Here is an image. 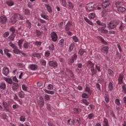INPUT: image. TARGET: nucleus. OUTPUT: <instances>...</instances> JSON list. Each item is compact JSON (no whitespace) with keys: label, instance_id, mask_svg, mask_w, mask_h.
Here are the masks:
<instances>
[{"label":"nucleus","instance_id":"f257e3e1","mask_svg":"<svg viewBox=\"0 0 126 126\" xmlns=\"http://www.w3.org/2000/svg\"><path fill=\"white\" fill-rule=\"evenodd\" d=\"M96 24L99 26H102L98 29V31L103 33V34H107L108 33V30H106L105 28L107 27V25L105 23H103L101 21L98 20L96 21Z\"/></svg>","mask_w":126,"mask_h":126},{"label":"nucleus","instance_id":"f03ea898","mask_svg":"<svg viewBox=\"0 0 126 126\" xmlns=\"http://www.w3.org/2000/svg\"><path fill=\"white\" fill-rule=\"evenodd\" d=\"M23 16L20 15L19 14H15L13 17V19H12L11 22L12 24H15L16 21L18 20H23Z\"/></svg>","mask_w":126,"mask_h":126},{"label":"nucleus","instance_id":"7ed1b4c3","mask_svg":"<svg viewBox=\"0 0 126 126\" xmlns=\"http://www.w3.org/2000/svg\"><path fill=\"white\" fill-rule=\"evenodd\" d=\"M86 8L87 11H93L96 8V5L94 2L89 3L87 4Z\"/></svg>","mask_w":126,"mask_h":126},{"label":"nucleus","instance_id":"20e7f679","mask_svg":"<svg viewBox=\"0 0 126 126\" xmlns=\"http://www.w3.org/2000/svg\"><path fill=\"white\" fill-rule=\"evenodd\" d=\"M118 25V23H117V22L113 21L110 22L107 26V27L108 29L109 30H113L114 28H115V27Z\"/></svg>","mask_w":126,"mask_h":126},{"label":"nucleus","instance_id":"39448f33","mask_svg":"<svg viewBox=\"0 0 126 126\" xmlns=\"http://www.w3.org/2000/svg\"><path fill=\"white\" fill-rule=\"evenodd\" d=\"M37 105L40 107V108H43V107H44V99L42 96L39 97L37 100Z\"/></svg>","mask_w":126,"mask_h":126},{"label":"nucleus","instance_id":"423d86ee","mask_svg":"<svg viewBox=\"0 0 126 126\" xmlns=\"http://www.w3.org/2000/svg\"><path fill=\"white\" fill-rule=\"evenodd\" d=\"M50 37L51 38V40L53 42H57V41L58 40V35H57V33H56V32H53L51 33Z\"/></svg>","mask_w":126,"mask_h":126},{"label":"nucleus","instance_id":"0eeeda50","mask_svg":"<svg viewBox=\"0 0 126 126\" xmlns=\"http://www.w3.org/2000/svg\"><path fill=\"white\" fill-rule=\"evenodd\" d=\"M28 68L31 70H37L38 69V65L35 64H30L28 66Z\"/></svg>","mask_w":126,"mask_h":126},{"label":"nucleus","instance_id":"6e6552de","mask_svg":"<svg viewBox=\"0 0 126 126\" xmlns=\"http://www.w3.org/2000/svg\"><path fill=\"white\" fill-rule=\"evenodd\" d=\"M2 73L5 76H7L8 73H9V69L6 66L4 67L2 70Z\"/></svg>","mask_w":126,"mask_h":126},{"label":"nucleus","instance_id":"1a4fd4ad","mask_svg":"<svg viewBox=\"0 0 126 126\" xmlns=\"http://www.w3.org/2000/svg\"><path fill=\"white\" fill-rule=\"evenodd\" d=\"M7 22V19L6 18V17L4 16H1L0 17V23H1V24H5Z\"/></svg>","mask_w":126,"mask_h":126},{"label":"nucleus","instance_id":"9d476101","mask_svg":"<svg viewBox=\"0 0 126 126\" xmlns=\"http://www.w3.org/2000/svg\"><path fill=\"white\" fill-rule=\"evenodd\" d=\"M125 75L123 74H120L118 77V83L119 84H123V82H124V77Z\"/></svg>","mask_w":126,"mask_h":126},{"label":"nucleus","instance_id":"9b49d317","mask_svg":"<svg viewBox=\"0 0 126 126\" xmlns=\"http://www.w3.org/2000/svg\"><path fill=\"white\" fill-rule=\"evenodd\" d=\"M101 52L107 55L109 53V47L108 46H103L101 49Z\"/></svg>","mask_w":126,"mask_h":126},{"label":"nucleus","instance_id":"f8f14e48","mask_svg":"<svg viewBox=\"0 0 126 126\" xmlns=\"http://www.w3.org/2000/svg\"><path fill=\"white\" fill-rule=\"evenodd\" d=\"M61 71L63 73L64 75H66V72H68L69 73H72V71L71 70L66 68H64L63 70H62Z\"/></svg>","mask_w":126,"mask_h":126},{"label":"nucleus","instance_id":"ddd939ff","mask_svg":"<svg viewBox=\"0 0 126 126\" xmlns=\"http://www.w3.org/2000/svg\"><path fill=\"white\" fill-rule=\"evenodd\" d=\"M49 65L52 67H57L58 66V63L56 61H49Z\"/></svg>","mask_w":126,"mask_h":126},{"label":"nucleus","instance_id":"4468645a","mask_svg":"<svg viewBox=\"0 0 126 126\" xmlns=\"http://www.w3.org/2000/svg\"><path fill=\"white\" fill-rule=\"evenodd\" d=\"M18 88H19V85H18V84L16 83H12V89L13 91H15L17 89H18Z\"/></svg>","mask_w":126,"mask_h":126},{"label":"nucleus","instance_id":"2eb2a0df","mask_svg":"<svg viewBox=\"0 0 126 126\" xmlns=\"http://www.w3.org/2000/svg\"><path fill=\"white\" fill-rule=\"evenodd\" d=\"M77 59V55L75 54L72 56V58L69 61V63H73Z\"/></svg>","mask_w":126,"mask_h":126},{"label":"nucleus","instance_id":"dca6fc26","mask_svg":"<svg viewBox=\"0 0 126 126\" xmlns=\"http://www.w3.org/2000/svg\"><path fill=\"white\" fill-rule=\"evenodd\" d=\"M109 5L110 2H109L108 0H105V1L102 3L103 8H106L107 6H109Z\"/></svg>","mask_w":126,"mask_h":126},{"label":"nucleus","instance_id":"f3484780","mask_svg":"<svg viewBox=\"0 0 126 126\" xmlns=\"http://www.w3.org/2000/svg\"><path fill=\"white\" fill-rule=\"evenodd\" d=\"M67 5L68 9H73V7H74V5H73V3L69 1L67 2Z\"/></svg>","mask_w":126,"mask_h":126},{"label":"nucleus","instance_id":"a211bd4d","mask_svg":"<svg viewBox=\"0 0 126 126\" xmlns=\"http://www.w3.org/2000/svg\"><path fill=\"white\" fill-rule=\"evenodd\" d=\"M71 23L70 22H68L66 24L65 28V31H69V30L70 29V27H71Z\"/></svg>","mask_w":126,"mask_h":126},{"label":"nucleus","instance_id":"6ab92c4d","mask_svg":"<svg viewBox=\"0 0 126 126\" xmlns=\"http://www.w3.org/2000/svg\"><path fill=\"white\" fill-rule=\"evenodd\" d=\"M6 88V84L4 82L0 83V89L1 90H5Z\"/></svg>","mask_w":126,"mask_h":126},{"label":"nucleus","instance_id":"aec40b11","mask_svg":"<svg viewBox=\"0 0 126 126\" xmlns=\"http://www.w3.org/2000/svg\"><path fill=\"white\" fill-rule=\"evenodd\" d=\"M41 17L45 20H49V16L47 15V14H46L45 12H42V13L41 14Z\"/></svg>","mask_w":126,"mask_h":126},{"label":"nucleus","instance_id":"412c9836","mask_svg":"<svg viewBox=\"0 0 126 126\" xmlns=\"http://www.w3.org/2000/svg\"><path fill=\"white\" fill-rule=\"evenodd\" d=\"M60 4L63 6V7H66L67 3L66 0H60Z\"/></svg>","mask_w":126,"mask_h":126},{"label":"nucleus","instance_id":"4be33fe9","mask_svg":"<svg viewBox=\"0 0 126 126\" xmlns=\"http://www.w3.org/2000/svg\"><path fill=\"white\" fill-rule=\"evenodd\" d=\"M108 74H109V76H111V77H114V76L115 75V73L114 72V71H113V70H112L111 69H108Z\"/></svg>","mask_w":126,"mask_h":126},{"label":"nucleus","instance_id":"5701e85b","mask_svg":"<svg viewBox=\"0 0 126 126\" xmlns=\"http://www.w3.org/2000/svg\"><path fill=\"white\" fill-rule=\"evenodd\" d=\"M4 80L7 82V83H8V84H12V79L9 78H4Z\"/></svg>","mask_w":126,"mask_h":126},{"label":"nucleus","instance_id":"b1692460","mask_svg":"<svg viewBox=\"0 0 126 126\" xmlns=\"http://www.w3.org/2000/svg\"><path fill=\"white\" fill-rule=\"evenodd\" d=\"M3 105L4 106V107L5 109V110H6V112H8V106H9L8 103H7L6 102H3Z\"/></svg>","mask_w":126,"mask_h":126},{"label":"nucleus","instance_id":"393cba45","mask_svg":"<svg viewBox=\"0 0 126 126\" xmlns=\"http://www.w3.org/2000/svg\"><path fill=\"white\" fill-rule=\"evenodd\" d=\"M86 92H87L88 94L89 95H91V93H92V91L91 90V89L88 86H87L85 89Z\"/></svg>","mask_w":126,"mask_h":126},{"label":"nucleus","instance_id":"a878e982","mask_svg":"<svg viewBox=\"0 0 126 126\" xmlns=\"http://www.w3.org/2000/svg\"><path fill=\"white\" fill-rule=\"evenodd\" d=\"M45 5L48 12H50V13L52 12V7H51V6H50V4H45Z\"/></svg>","mask_w":126,"mask_h":126},{"label":"nucleus","instance_id":"bb28decb","mask_svg":"<svg viewBox=\"0 0 126 126\" xmlns=\"http://www.w3.org/2000/svg\"><path fill=\"white\" fill-rule=\"evenodd\" d=\"M108 88L109 91H113V89L114 88V87L113 86V83L109 82L108 86Z\"/></svg>","mask_w":126,"mask_h":126},{"label":"nucleus","instance_id":"cd10ccee","mask_svg":"<svg viewBox=\"0 0 126 126\" xmlns=\"http://www.w3.org/2000/svg\"><path fill=\"white\" fill-rule=\"evenodd\" d=\"M88 67H89V68H93L94 67V64L91 62V61H88Z\"/></svg>","mask_w":126,"mask_h":126},{"label":"nucleus","instance_id":"c85d7f7f","mask_svg":"<svg viewBox=\"0 0 126 126\" xmlns=\"http://www.w3.org/2000/svg\"><path fill=\"white\" fill-rule=\"evenodd\" d=\"M32 57L37 58V59H41V54L40 53H33Z\"/></svg>","mask_w":126,"mask_h":126},{"label":"nucleus","instance_id":"c756f323","mask_svg":"<svg viewBox=\"0 0 126 126\" xmlns=\"http://www.w3.org/2000/svg\"><path fill=\"white\" fill-rule=\"evenodd\" d=\"M24 40L23 39H20L18 41V46L20 48V49H21L22 48V44H23V41Z\"/></svg>","mask_w":126,"mask_h":126},{"label":"nucleus","instance_id":"7c9ffc66","mask_svg":"<svg viewBox=\"0 0 126 126\" xmlns=\"http://www.w3.org/2000/svg\"><path fill=\"white\" fill-rule=\"evenodd\" d=\"M117 8L119 12H124V11H126V8L124 7H117Z\"/></svg>","mask_w":126,"mask_h":126},{"label":"nucleus","instance_id":"2f4dec72","mask_svg":"<svg viewBox=\"0 0 126 126\" xmlns=\"http://www.w3.org/2000/svg\"><path fill=\"white\" fill-rule=\"evenodd\" d=\"M98 40H99V41H101L102 44H104V45H107V42H106V41L104 40V38H103V37L101 36H98Z\"/></svg>","mask_w":126,"mask_h":126},{"label":"nucleus","instance_id":"473e14b6","mask_svg":"<svg viewBox=\"0 0 126 126\" xmlns=\"http://www.w3.org/2000/svg\"><path fill=\"white\" fill-rule=\"evenodd\" d=\"M40 64L41 65H43V66H45L46 64H47V62H46V60L44 59H41L40 60Z\"/></svg>","mask_w":126,"mask_h":126},{"label":"nucleus","instance_id":"72a5a7b5","mask_svg":"<svg viewBox=\"0 0 126 126\" xmlns=\"http://www.w3.org/2000/svg\"><path fill=\"white\" fill-rule=\"evenodd\" d=\"M18 95L20 98H24V95H25V94L23 91H21L18 93Z\"/></svg>","mask_w":126,"mask_h":126},{"label":"nucleus","instance_id":"f704fd0d","mask_svg":"<svg viewBox=\"0 0 126 126\" xmlns=\"http://www.w3.org/2000/svg\"><path fill=\"white\" fill-rule=\"evenodd\" d=\"M22 88L24 91H26V92H28V90L29 89V88L26 85H23L22 86Z\"/></svg>","mask_w":126,"mask_h":126},{"label":"nucleus","instance_id":"c9c22d12","mask_svg":"<svg viewBox=\"0 0 126 126\" xmlns=\"http://www.w3.org/2000/svg\"><path fill=\"white\" fill-rule=\"evenodd\" d=\"M30 46L29 43L28 42H25V43H24L23 44V48L24 49H29V47Z\"/></svg>","mask_w":126,"mask_h":126},{"label":"nucleus","instance_id":"e433bc0d","mask_svg":"<svg viewBox=\"0 0 126 126\" xmlns=\"http://www.w3.org/2000/svg\"><path fill=\"white\" fill-rule=\"evenodd\" d=\"M84 20L86 21V22H87V23L90 25L93 26V23H92V22H91L90 20L88 19V18L85 17L84 18Z\"/></svg>","mask_w":126,"mask_h":126},{"label":"nucleus","instance_id":"4c0bfd02","mask_svg":"<svg viewBox=\"0 0 126 126\" xmlns=\"http://www.w3.org/2000/svg\"><path fill=\"white\" fill-rule=\"evenodd\" d=\"M26 24H27V26L29 28V29H31L32 27L31 26L32 24H31V22H30V21L27 20L26 21Z\"/></svg>","mask_w":126,"mask_h":126},{"label":"nucleus","instance_id":"58836bf2","mask_svg":"<svg viewBox=\"0 0 126 126\" xmlns=\"http://www.w3.org/2000/svg\"><path fill=\"white\" fill-rule=\"evenodd\" d=\"M43 91H44V92H45V93H47V94H51V95L54 94L55 93V92H54L53 91H48L46 89H44Z\"/></svg>","mask_w":126,"mask_h":126},{"label":"nucleus","instance_id":"ea45409f","mask_svg":"<svg viewBox=\"0 0 126 126\" xmlns=\"http://www.w3.org/2000/svg\"><path fill=\"white\" fill-rule=\"evenodd\" d=\"M103 126H109V123L108 122V120L107 119L104 118L103 123Z\"/></svg>","mask_w":126,"mask_h":126},{"label":"nucleus","instance_id":"a19ab883","mask_svg":"<svg viewBox=\"0 0 126 126\" xmlns=\"http://www.w3.org/2000/svg\"><path fill=\"white\" fill-rule=\"evenodd\" d=\"M0 117H1L2 119H3V120H5V119H6V118H7V115H6V114H5V113H0Z\"/></svg>","mask_w":126,"mask_h":126},{"label":"nucleus","instance_id":"79ce46f5","mask_svg":"<svg viewBox=\"0 0 126 126\" xmlns=\"http://www.w3.org/2000/svg\"><path fill=\"white\" fill-rule=\"evenodd\" d=\"M91 71L92 72V75H95V74L97 73V70L94 68H94H92V69H91Z\"/></svg>","mask_w":126,"mask_h":126},{"label":"nucleus","instance_id":"37998d69","mask_svg":"<svg viewBox=\"0 0 126 126\" xmlns=\"http://www.w3.org/2000/svg\"><path fill=\"white\" fill-rule=\"evenodd\" d=\"M95 17L96 16L95 15V14L93 13H91L89 15V18H90V19H94V17Z\"/></svg>","mask_w":126,"mask_h":126},{"label":"nucleus","instance_id":"c03bdc74","mask_svg":"<svg viewBox=\"0 0 126 126\" xmlns=\"http://www.w3.org/2000/svg\"><path fill=\"white\" fill-rule=\"evenodd\" d=\"M64 40L63 39H62L60 40L59 45L60 47H63L64 46Z\"/></svg>","mask_w":126,"mask_h":126},{"label":"nucleus","instance_id":"a18cd8bd","mask_svg":"<svg viewBox=\"0 0 126 126\" xmlns=\"http://www.w3.org/2000/svg\"><path fill=\"white\" fill-rule=\"evenodd\" d=\"M122 5H124V2H118L116 3L117 7H122Z\"/></svg>","mask_w":126,"mask_h":126},{"label":"nucleus","instance_id":"49530a36","mask_svg":"<svg viewBox=\"0 0 126 126\" xmlns=\"http://www.w3.org/2000/svg\"><path fill=\"white\" fill-rule=\"evenodd\" d=\"M13 52L15 54H18L20 53V50L17 48V46L15 48H14Z\"/></svg>","mask_w":126,"mask_h":126},{"label":"nucleus","instance_id":"de8ad7c7","mask_svg":"<svg viewBox=\"0 0 126 126\" xmlns=\"http://www.w3.org/2000/svg\"><path fill=\"white\" fill-rule=\"evenodd\" d=\"M73 111L75 114H79L80 113V109L79 108H75L73 109Z\"/></svg>","mask_w":126,"mask_h":126},{"label":"nucleus","instance_id":"09e8293b","mask_svg":"<svg viewBox=\"0 0 126 126\" xmlns=\"http://www.w3.org/2000/svg\"><path fill=\"white\" fill-rule=\"evenodd\" d=\"M74 48V44H71L69 47L68 52H72Z\"/></svg>","mask_w":126,"mask_h":126},{"label":"nucleus","instance_id":"8fccbe9b","mask_svg":"<svg viewBox=\"0 0 126 126\" xmlns=\"http://www.w3.org/2000/svg\"><path fill=\"white\" fill-rule=\"evenodd\" d=\"M14 38H15V34H11L8 37V39L10 41H13L14 40Z\"/></svg>","mask_w":126,"mask_h":126},{"label":"nucleus","instance_id":"3c124183","mask_svg":"<svg viewBox=\"0 0 126 126\" xmlns=\"http://www.w3.org/2000/svg\"><path fill=\"white\" fill-rule=\"evenodd\" d=\"M49 49L50 51H53L54 50H55V45L53 44H51L49 46Z\"/></svg>","mask_w":126,"mask_h":126},{"label":"nucleus","instance_id":"603ef678","mask_svg":"<svg viewBox=\"0 0 126 126\" xmlns=\"http://www.w3.org/2000/svg\"><path fill=\"white\" fill-rule=\"evenodd\" d=\"M7 4L9 5V6H12V5H13L14 4L13 1H12V0L8 1L7 2Z\"/></svg>","mask_w":126,"mask_h":126},{"label":"nucleus","instance_id":"864d4df0","mask_svg":"<svg viewBox=\"0 0 126 126\" xmlns=\"http://www.w3.org/2000/svg\"><path fill=\"white\" fill-rule=\"evenodd\" d=\"M47 110H48V111L52 112V110L53 108L52 107V106H51V104H47Z\"/></svg>","mask_w":126,"mask_h":126},{"label":"nucleus","instance_id":"5fc2aeb1","mask_svg":"<svg viewBox=\"0 0 126 126\" xmlns=\"http://www.w3.org/2000/svg\"><path fill=\"white\" fill-rule=\"evenodd\" d=\"M34 44L37 47H40V46L42 45V42L41 41H36V42H35Z\"/></svg>","mask_w":126,"mask_h":126},{"label":"nucleus","instance_id":"6e6d98bb","mask_svg":"<svg viewBox=\"0 0 126 126\" xmlns=\"http://www.w3.org/2000/svg\"><path fill=\"white\" fill-rule=\"evenodd\" d=\"M47 89L49 90H53V89H54V86L52 84L48 85L47 86Z\"/></svg>","mask_w":126,"mask_h":126},{"label":"nucleus","instance_id":"4d7b16f0","mask_svg":"<svg viewBox=\"0 0 126 126\" xmlns=\"http://www.w3.org/2000/svg\"><path fill=\"white\" fill-rule=\"evenodd\" d=\"M78 53H79V55H80V56H82L83 54H84V53H85V51H84V50H83V49H80L79 50Z\"/></svg>","mask_w":126,"mask_h":126},{"label":"nucleus","instance_id":"13d9d810","mask_svg":"<svg viewBox=\"0 0 126 126\" xmlns=\"http://www.w3.org/2000/svg\"><path fill=\"white\" fill-rule=\"evenodd\" d=\"M26 120V118H25V116H21L20 117V122H25Z\"/></svg>","mask_w":126,"mask_h":126},{"label":"nucleus","instance_id":"bf43d9fd","mask_svg":"<svg viewBox=\"0 0 126 126\" xmlns=\"http://www.w3.org/2000/svg\"><path fill=\"white\" fill-rule=\"evenodd\" d=\"M10 32H12V34H14V33H15V29L14 28V27H12L10 29Z\"/></svg>","mask_w":126,"mask_h":126},{"label":"nucleus","instance_id":"052dcab7","mask_svg":"<svg viewBox=\"0 0 126 126\" xmlns=\"http://www.w3.org/2000/svg\"><path fill=\"white\" fill-rule=\"evenodd\" d=\"M115 104H116V105H117L118 106H120L121 102H120V99L116 98L115 99Z\"/></svg>","mask_w":126,"mask_h":126},{"label":"nucleus","instance_id":"680f3d73","mask_svg":"<svg viewBox=\"0 0 126 126\" xmlns=\"http://www.w3.org/2000/svg\"><path fill=\"white\" fill-rule=\"evenodd\" d=\"M9 45L10 47H11L13 49H15L17 46L15 45V44L12 43V42H10Z\"/></svg>","mask_w":126,"mask_h":126},{"label":"nucleus","instance_id":"e2e57ef3","mask_svg":"<svg viewBox=\"0 0 126 126\" xmlns=\"http://www.w3.org/2000/svg\"><path fill=\"white\" fill-rule=\"evenodd\" d=\"M82 103L85 104L86 105V106H88V105H89V102L88 101H87V100H86V99H83Z\"/></svg>","mask_w":126,"mask_h":126},{"label":"nucleus","instance_id":"0e129e2a","mask_svg":"<svg viewBox=\"0 0 126 126\" xmlns=\"http://www.w3.org/2000/svg\"><path fill=\"white\" fill-rule=\"evenodd\" d=\"M25 14H26V15H29L30 14V10L28 9H26L25 10Z\"/></svg>","mask_w":126,"mask_h":126},{"label":"nucleus","instance_id":"69168bd1","mask_svg":"<svg viewBox=\"0 0 126 126\" xmlns=\"http://www.w3.org/2000/svg\"><path fill=\"white\" fill-rule=\"evenodd\" d=\"M93 117H94V114L93 113H91V114H89L88 116V118L89 120H91V119H92V118H93Z\"/></svg>","mask_w":126,"mask_h":126},{"label":"nucleus","instance_id":"338daca9","mask_svg":"<svg viewBox=\"0 0 126 126\" xmlns=\"http://www.w3.org/2000/svg\"><path fill=\"white\" fill-rule=\"evenodd\" d=\"M73 40L75 42H78V38L76 36H73L72 37Z\"/></svg>","mask_w":126,"mask_h":126},{"label":"nucleus","instance_id":"774afa93","mask_svg":"<svg viewBox=\"0 0 126 126\" xmlns=\"http://www.w3.org/2000/svg\"><path fill=\"white\" fill-rule=\"evenodd\" d=\"M122 91L125 93V94H126V86H122Z\"/></svg>","mask_w":126,"mask_h":126}]
</instances>
